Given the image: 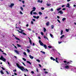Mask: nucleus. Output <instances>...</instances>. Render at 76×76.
Here are the masks:
<instances>
[{
    "mask_svg": "<svg viewBox=\"0 0 76 76\" xmlns=\"http://www.w3.org/2000/svg\"><path fill=\"white\" fill-rule=\"evenodd\" d=\"M16 64L18 67V68L20 69L21 70H22V71H24V70L25 71V68L23 67V66H20V65H19V64L18 63H16Z\"/></svg>",
    "mask_w": 76,
    "mask_h": 76,
    "instance_id": "obj_1",
    "label": "nucleus"
},
{
    "mask_svg": "<svg viewBox=\"0 0 76 76\" xmlns=\"http://www.w3.org/2000/svg\"><path fill=\"white\" fill-rule=\"evenodd\" d=\"M39 43L40 45H42V46H43L45 48V49H47V45H44V43H42L41 41L40 40H39Z\"/></svg>",
    "mask_w": 76,
    "mask_h": 76,
    "instance_id": "obj_2",
    "label": "nucleus"
},
{
    "mask_svg": "<svg viewBox=\"0 0 76 76\" xmlns=\"http://www.w3.org/2000/svg\"><path fill=\"white\" fill-rule=\"evenodd\" d=\"M0 60H3L4 62H5L6 61V58H4L3 56H1V57L0 58Z\"/></svg>",
    "mask_w": 76,
    "mask_h": 76,
    "instance_id": "obj_3",
    "label": "nucleus"
},
{
    "mask_svg": "<svg viewBox=\"0 0 76 76\" xmlns=\"http://www.w3.org/2000/svg\"><path fill=\"white\" fill-rule=\"evenodd\" d=\"M29 57H30V58H31V59H33L34 58V57L32 56H31V55H29Z\"/></svg>",
    "mask_w": 76,
    "mask_h": 76,
    "instance_id": "obj_4",
    "label": "nucleus"
},
{
    "mask_svg": "<svg viewBox=\"0 0 76 76\" xmlns=\"http://www.w3.org/2000/svg\"><path fill=\"white\" fill-rule=\"evenodd\" d=\"M28 39H29V42L30 43V45H32V41H31V39L29 37H28Z\"/></svg>",
    "mask_w": 76,
    "mask_h": 76,
    "instance_id": "obj_5",
    "label": "nucleus"
},
{
    "mask_svg": "<svg viewBox=\"0 0 76 76\" xmlns=\"http://www.w3.org/2000/svg\"><path fill=\"white\" fill-rule=\"evenodd\" d=\"M15 5V4H14V3H12V4H11L10 5V7H12V6H14Z\"/></svg>",
    "mask_w": 76,
    "mask_h": 76,
    "instance_id": "obj_6",
    "label": "nucleus"
},
{
    "mask_svg": "<svg viewBox=\"0 0 76 76\" xmlns=\"http://www.w3.org/2000/svg\"><path fill=\"white\" fill-rule=\"evenodd\" d=\"M70 5L69 4V3H68L67 4V6H66V7H68V8H70Z\"/></svg>",
    "mask_w": 76,
    "mask_h": 76,
    "instance_id": "obj_7",
    "label": "nucleus"
},
{
    "mask_svg": "<svg viewBox=\"0 0 76 76\" xmlns=\"http://www.w3.org/2000/svg\"><path fill=\"white\" fill-rule=\"evenodd\" d=\"M14 51L15 52V53H17V54H19V51H18V50H15Z\"/></svg>",
    "mask_w": 76,
    "mask_h": 76,
    "instance_id": "obj_8",
    "label": "nucleus"
},
{
    "mask_svg": "<svg viewBox=\"0 0 76 76\" xmlns=\"http://www.w3.org/2000/svg\"><path fill=\"white\" fill-rule=\"evenodd\" d=\"M58 13H60V14H63V12L62 11H60L58 12Z\"/></svg>",
    "mask_w": 76,
    "mask_h": 76,
    "instance_id": "obj_9",
    "label": "nucleus"
},
{
    "mask_svg": "<svg viewBox=\"0 0 76 76\" xmlns=\"http://www.w3.org/2000/svg\"><path fill=\"white\" fill-rule=\"evenodd\" d=\"M49 24H50V22H48L46 23V26H49Z\"/></svg>",
    "mask_w": 76,
    "mask_h": 76,
    "instance_id": "obj_10",
    "label": "nucleus"
},
{
    "mask_svg": "<svg viewBox=\"0 0 76 76\" xmlns=\"http://www.w3.org/2000/svg\"><path fill=\"white\" fill-rule=\"evenodd\" d=\"M65 69H69V66H65Z\"/></svg>",
    "mask_w": 76,
    "mask_h": 76,
    "instance_id": "obj_11",
    "label": "nucleus"
},
{
    "mask_svg": "<svg viewBox=\"0 0 76 76\" xmlns=\"http://www.w3.org/2000/svg\"><path fill=\"white\" fill-rule=\"evenodd\" d=\"M15 39H16L17 40H18V41H20V39L16 37H15Z\"/></svg>",
    "mask_w": 76,
    "mask_h": 76,
    "instance_id": "obj_12",
    "label": "nucleus"
},
{
    "mask_svg": "<svg viewBox=\"0 0 76 76\" xmlns=\"http://www.w3.org/2000/svg\"><path fill=\"white\" fill-rule=\"evenodd\" d=\"M0 73L1 74L3 75L4 74V72H3V71L1 70L0 71Z\"/></svg>",
    "mask_w": 76,
    "mask_h": 76,
    "instance_id": "obj_13",
    "label": "nucleus"
},
{
    "mask_svg": "<svg viewBox=\"0 0 76 76\" xmlns=\"http://www.w3.org/2000/svg\"><path fill=\"white\" fill-rule=\"evenodd\" d=\"M43 29H44V32H45L46 31H47V29H45V28H43Z\"/></svg>",
    "mask_w": 76,
    "mask_h": 76,
    "instance_id": "obj_14",
    "label": "nucleus"
},
{
    "mask_svg": "<svg viewBox=\"0 0 76 76\" xmlns=\"http://www.w3.org/2000/svg\"><path fill=\"white\" fill-rule=\"evenodd\" d=\"M27 63H28V64H29L30 65H31V62L29 61H27Z\"/></svg>",
    "mask_w": 76,
    "mask_h": 76,
    "instance_id": "obj_15",
    "label": "nucleus"
},
{
    "mask_svg": "<svg viewBox=\"0 0 76 76\" xmlns=\"http://www.w3.org/2000/svg\"><path fill=\"white\" fill-rule=\"evenodd\" d=\"M44 38L45 39H48V38L47 37H46V36H44Z\"/></svg>",
    "mask_w": 76,
    "mask_h": 76,
    "instance_id": "obj_16",
    "label": "nucleus"
},
{
    "mask_svg": "<svg viewBox=\"0 0 76 76\" xmlns=\"http://www.w3.org/2000/svg\"><path fill=\"white\" fill-rule=\"evenodd\" d=\"M41 53H43V54H45V52H43L42 51H40Z\"/></svg>",
    "mask_w": 76,
    "mask_h": 76,
    "instance_id": "obj_17",
    "label": "nucleus"
},
{
    "mask_svg": "<svg viewBox=\"0 0 76 76\" xmlns=\"http://www.w3.org/2000/svg\"><path fill=\"white\" fill-rule=\"evenodd\" d=\"M46 5L47 6H51V4H47Z\"/></svg>",
    "mask_w": 76,
    "mask_h": 76,
    "instance_id": "obj_18",
    "label": "nucleus"
},
{
    "mask_svg": "<svg viewBox=\"0 0 76 76\" xmlns=\"http://www.w3.org/2000/svg\"><path fill=\"white\" fill-rule=\"evenodd\" d=\"M64 37V35H62L61 37H60V38L61 39H62V38H63V37Z\"/></svg>",
    "mask_w": 76,
    "mask_h": 76,
    "instance_id": "obj_19",
    "label": "nucleus"
},
{
    "mask_svg": "<svg viewBox=\"0 0 76 76\" xmlns=\"http://www.w3.org/2000/svg\"><path fill=\"white\" fill-rule=\"evenodd\" d=\"M39 15H42V13L41 12H39Z\"/></svg>",
    "mask_w": 76,
    "mask_h": 76,
    "instance_id": "obj_20",
    "label": "nucleus"
},
{
    "mask_svg": "<svg viewBox=\"0 0 76 76\" xmlns=\"http://www.w3.org/2000/svg\"><path fill=\"white\" fill-rule=\"evenodd\" d=\"M20 9L22 11H23V8L22 7H20Z\"/></svg>",
    "mask_w": 76,
    "mask_h": 76,
    "instance_id": "obj_21",
    "label": "nucleus"
},
{
    "mask_svg": "<svg viewBox=\"0 0 76 76\" xmlns=\"http://www.w3.org/2000/svg\"><path fill=\"white\" fill-rule=\"evenodd\" d=\"M51 27V29H53L54 28V26H53V25H52Z\"/></svg>",
    "mask_w": 76,
    "mask_h": 76,
    "instance_id": "obj_22",
    "label": "nucleus"
},
{
    "mask_svg": "<svg viewBox=\"0 0 76 76\" xmlns=\"http://www.w3.org/2000/svg\"><path fill=\"white\" fill-rule=\"evenodd\" d=\"M33 13L34 15H37V13L36 12H33Z\"/></svg>",
    "mask_w": 76,
    "mask_h": 76,
    "instance_id": "obj_23",
    "label": "nucleus"
},
{
    "mask_svg": "<svg viewBox=\"0 0 76 76\" xmlns=\"http://www.w3.org/2000/svg\"><path fill=\"white\" fill-rule=\"evenodd\" d=\"M17 45L18 46V47H21V46L19 44H17Z\"/></svg>",
    "mask_w": 76,
    "mask_h": 76,
    "instance_id": "obj_24",
    "label": "nucleus"
},
{
    "mask_svg": "<svg viewBox=\"0 0 76 76\" xmlns=\"http://www.w3.org/2000/svg\"><path fill=\"white\" fill-rule=\"evenodd\" d=\"M60 10H61V8H59L58 9H57V10L58 11H59Z\"/></svg>",
    "mask_w": 76,
    "mask_h": 76,
    "instance_id": "obj_25",
    "label": "nucleus"
},
{
    "mask_svg": "<svg viewBox=\"0 0 76 76\" xmlns=\"http://www.w3.org/2000/svg\"><path fill=\"white\" fill-rule=\"evenodd\" d=\"M23 60L24 61H26V59L24 58H23Z\"/></svg>",
    "mask_w": 76,
    "mask_h": 76,
    "instance_id": "obj_26",
    "label": "nucleus"
},
{
    "mask_svg": "<svg viewBox=\"0 0 76 76\" xmlns=\"http://www.w3.org/2000/svg\"><path fill=\"white\" fill-rule=\"evenodd\" d=\"M50 37H51V38H53V35L51 34H50Z\"/></svg>",
    "mask_w": 76,
    "mask_h": 76,
    "instance_id": "obj_27",
    "label": "nucleus"
},
{
    "mask_svg": "<svg viewBox=\"0 0 76 76\" xmlns=\"http://www.w3.org/2000/svg\"><path fill=\"white\" fill-rule=\"evenodd\" d=\"M65 20H66V18H63L62 19V21H64Z\"/></svg>",
    "mask_w": 76,
    "mask_h": 76,
    "instance_id": "obj_28",
    "label": "nucleus"
},
{
    "mask_svg": "<svg viewBox=\"0 0 76 76\" xmlns=\"http://www.w3.org/2000/svg\"><path fill=\"white\" fill-rule=\"evenodd\" d=\"M48 48H52V46H48Z\"/></svg>",
    "mask_w": 76,
    "mask_h": 76,
    "instance_id": "obj_29",
    "label": "nucleus"
},
{
    "mask_svg": "<svg viewBox=\"0 0 76 76\" xmlns=\"http://www.w3.org/2000/svg\"><path fill=\"white\" fill-rule=\"evenodd\" d=\"M27 50L28 52V53H30V50L29 49H27Z\"/></svg>",
    "mask_w": 76,
    "mask_h": 76,
    "instance_id": "obj_30",
    "label": "nucleus"
},
{
    "mask_svg": "<svg viewBox=\"0 0 76 76\" xmlns=\"http://www.w3.org/2000/svg\"><path fill=\"white\" fill-rule=\"evenodd\" d=\"M36 61H38V62H39H39H40V61L39 59H37Z\"/></svg>",
    "mask_w": 76,
    "mask_h": 76,
    "instance_id": "obj_31",
    "label": "nucleus"
},
{
    "mask_svg": "<svg viewBox=\"0 0 76 76\" xmlns=\"http://www.w3.org/2000/svg\"><path fill=\"white\" fill-rule=\"evenodd\" d=\"M33 10H36V8L35 7H33Z\"/></svg>",
    "mask_w": 76,
    "mask_h": 76,
    "instance_id": "obj_32",
    "label": "nucleus"
},
{
    "mask_svg": "<svg viewBox=\"0 0 76 76\" xmlns=\"http://www.w3.org/2000/svg\"><path fill=\"white\" fill-rule=\"evenodd\" d=\"M23 54L24 55H25V56H27V55H26V53H25V52H24Z\"/></svg>",
    "mask_w": 76,
    "mask_h": 76,
    "instance_id": "obj_33",
    "label": "nucleus"
},
{
    "mask_svg": "<svg viewBox=\"0 0 76 76\" xmlns=\"http://www.w3.org/2000/svg\"><path fill=\"white\" fill-rule=\"evenodd\" d=\"M41 35H42V36L44 35V33L42 32H41Z\"/></svg>",
    "mask_w": 76,
    "mask_h": 76,
    "instance_id": "obj_34",
    "label": "nucleus"
},
{
    "mask_svg": "<svg viewBox=\"0 0 76 76\" xmlns=\"http://www.w3.org/2000/svg\"><path fill=\"white\" fill-rule=\"evenodd\" d=\"M69 30L68 29H66V32H69Z\"/></svg>",
    "mask_w": 76,
    "mask_h": 76,
    "instance_id": "obj_35",
    "label": "nucleus"
},
{
    "mask_svg": "<svg viewBox=\"0 0 76 76\" xmlns=\"http://www.w3.org/2000/svg\"><path fill=\"white\" fill-rule=\"evenodd\" d=\"M3 54H4V55H5V56H7V54H6V53H5L3 52Z\"/></svg>",
    "mask_w": 76,
    "mask_h": 76,
    "instance_id": "obj_36",
    "label": "nucleus"
},
{
    "mask_svg": "<svg viewBox=\"0 0 76 76\" xmlns=\"http://www.w3.org/2000/svg\"><path fill=\"white\" fill-rule=\"evenodd\" d=\"M22 34H23V35H27L26 34H25V33L24 32H23Z\"/></svg>",
    "mask_w": 76,
    "mask_h": 76,
    "instance_id": "obj_37",
    "label": "nucleus"
},
{
    "mask_svg": "<svg viewBox=\"0 0 76 76\" xmlns=\"http://www.w3.org/2000/svg\"><path fill=\"white\" fill-rule=\"evenodd\" d=\"M39 16H37V17H36V19H39Z\"/></svg>",
    "mask_w": 76,
    "mask_h": 76,
    "instance_id": "obj_38",
    "label": "nucleus"
},
{
    "mask_svg": "<svg viewBox=\"0 0 76 76\" xmlns=\"http://www.w3.org/2000/svg\"><path fill=\"white\" fill-rule=\"evenodd\" d=\"M55 61L56 63H59V62H58V61L57 60H55Z\"/></svg>",
    "mask_w": 76,
    "mask_h": 76,
    "instance_id": "obj_39",
    "label": "nucleus"
},
{
    "mask_svg": "<svg viewBox=\"0 0 76 76\" xmlns=\"http://www.w3.org/2000/svg\"><path fill=\"white\" fill-rule=\"evenodd\" d=\"M1 68L2 69V70H5V69H4L3 67H1Z\"/></svg>",
    "mask_w": 76,
    "mask_h": 76,
    "instance_id": "obj_40",
    "label": "nucleus"
},
{
    "mask_svg": "<svg viewBox=\"0 0 76 76\" xmlns=\"http://www.w3.org/2000/svg\"><path fill=\"white\" fill-rule=\"evenodd\" d=\"M63 30H61V35H62L63 34Z\"/></svg>",
    "mask_w": 76,
    "mask_h": 76,
    "instance_id": "obj_41",
    "label": "nucleus"
},
{
    "mask_svg": "<svg viewBox=\"0 0 76 76\" xmlns=\"http://www.w3.org/2000/svg\"><path fill=\"white\" fill-rule=\"evenodd\" d=\"M22 64H23V65H24V66H26V65H25V63L23 62H22Z\"/></svg>",
    "mask_w": 76,
    "mask_h": 76,
    "instance_id": "obj_42",
    "label": "nucleus"
},
{
    "mask_svg": "<svg viewBox=\"0 0 76 76\" xmlns=\"http://www.w3.org/2000/svg\"><path fill=\"white\" fill-rule=\"evenodd\" d=\"M32 20L33 21H34V22L35 21V19H32Z\"/></svg>",
    "mask_w": 76,
    "mask_h": 76,
    "instance_id": "obj_43",
    "label": "nucleus"
},
{
    "mask_svg": "<svg viewBox=\"0 0 76 76\" xmlns=\"http://www.w3.org/2000/svg\"><path fill=\"white\" fill-rule=\"evenodd\" d=\"M41 10H44V8L42 7L41 8Z\"/></svg>",
    "mask_w": 76,
    "mask_h": 76,
    "instance_id": "obj_44",
    "label": "nucleus"
},
{
    "mask_svg": "<svg viewBox=\"0 0 76 76\" xmlns=\"http://www.w3.org/2000/svg\"><path fill=\"white\" fill-rule=\"evenodd\" d=\"M20 14H21V15H23V13H22V12L20 11Z\"/></svg>",
    "mask_w": 76,
    "mask_h": 76,
    "instance_id": "obj_45",
    "label": "nucleus"
},
{
    "mask_svg": "<svg viewBox=\"0 0 76 76\" xmlns=\"http://www.w3.org/2000/svg\"><path fill=\"white\" fill-rule=\"evenodd\" d=\"M28 31H31V28H28Z\"/></svg>",
    "mask_w": 76,
    "mask_h": 76,
    "instance_id": "obj_46",
    "label": "nucleus"
},
{
    "mask_svg": "<svg viewBox=\"0 0 76 76\" xmlns=\"http://www.w3.org/2000/svg\"><path fill=\"white\" fill-rule=\"evenodd\" d=\"M57 20L58 22H59V23H60V20H59L57 19Z\"/></svg>",
    "mask_w": 76,
    "mask_h": 76,
    "instance_id": "obj_47",
    "label": "nucleus"
},
{
    "mask_svg": "<svg viewBox=\"0 0 76 76\" xmlns=\"http://www.w3.org/2000/svg\"><path fill=\"white\" fill-rule=\"evenodd\" d=\"M22 32H23V31H19V33H20L21 34H22Z\"/></svg>",
    "mask_w": 76,
    "mask_h": 76,
    "instance_id": "obj_48",
    "label": "nucleus"
},
{
    "mask_svg": "<svg viewBox=\"0 0 76 76\" xmlns=\"http://www.w3.org/2000/svg\"><path fill=\"white\" fill-rule=\"evenodd\" d=\"M7 62H8V64L9 66H10V63L9 62V61H7Z\"/></svg>",
    "mask_w": 76,
    "mask_h": 76,
    "instance_id": "obj_49",
    "label": "nucleus"
},
{
    "mask_svg": "<svg viewBox=\"0 0 76 76\" xmlns=\"http://www.w3.org/2000/svg\"><path fill=\"white\" fill-rule=\"evenodd\" d=\"M31 23L32 25H33V24H34V22H33V21H31Z\"/></svg>",
    "mask_w": 76,
    "mask_h": 76,
    "instance_id": "obj_50",
    "label": "nucleus"
},
{
    "mask_svg": "<svg viewBox=\"0 0 76 76\" xmlns=\"http://www.w3.org/2000/svg\"><path fill=\"white\" fill-rule=\"evenodd\" d=\"M61 42H58V43L59 44H61Z\"/></svg>",
    "mask_w": 76,
    "mask_h": 76,
    "instance_id": "obj_51",
    "label": "nucleus"
},
{
    "mask_svg": "<svg viewBox=\"0 0 76 76\" xmlns=\"http://www.w3.org/2000/svg\"><path fill=\"white\" fill-rule=\"evenodd\" d=\"M64 63H67V61H64Z\"/></svg>",
    "mask_w": 76,
    "mask_h": 76,
    "instance_id": "obj_52",
    "label": "nucleus"
},
{
    "mask_svg": "<svg viewBox=\"0 0 76 76\" xmlns=\"http://www.w3.org/2000/svg\"><path fill=\"white\" fill-rule=\"evenodd\" d=\"M38 38H39V39H41V37H40L39 36L38 37Z\"/></svg>",
    "mask_w": 76,
    "mask_h": 76,
    "instance_id": "obj_53",
    "label": "nucleus"
},
{
    "mask_svg": "<svg viewBox=\"0 0 76 76\" xmlns=\"http://www.w3.org/2000/svg\"><path fill=\"white\" fill-rule=\"evenodd\" d=\"M45 74H47V73H48V72H47V71H45Z\"/></svg>",
    "mask_w": 76,
    "mask_h": 76,
    "instance_id": "obj_54",
    "label": "nucleus"
},
{
    "mask_svg": "<svg viewBox=\"0 0 76 76\" xmlns=\"http://www.w3.org/2000/svg\"><path fill=\"white\" fill-rule=\"evenodd\" d=\"M33 18H35H35H36L37 17H36V16H33Z\"/></svg>",
    "mask_w": 76,
    "mask_h": 76,
    "instance_id": "obj_55",
    "label": "nucleus"
},
{
    "mask_svg": "<svg viewBox=\"0 0 76 76\" xmlns=\"http://www.w3.org/2000/svg\"><path fill=\"white\" fill-rule=\"evenodd\" d=\"M22 2L23 3V4H24V3H25V1H22Z\"/></svg>",
    "mask_w": 76,
    "mask_h": 76,
    "instance_id": "obj_56",
    "label": "nucleus"
},
{
    "mask_svg": "<svg viewBox=\"0 0 76 76\" xmlns=\"http://www.w3.org/2000/svg\"><path fill=\"white\" fill-rule=\"evenodd\" d=\"M50 59H51V60H53V57H50Z\"/></svg>",
    "mask_w": 76,
    "mask_h": 76,
    "instance_id": "obj_57",
    "label": "nucleus"
},
{
    "mask_svg": "<svg viewBox=\"0 0 76 76\" xmlns=\"http://www.w3.org/2000/svg\"><path fill=\"white\" fill-rule=\"evenodd\" d=\"M31 73H32V74H34V71H31Z\"/></svg>",
    "mask_w": 76,
    "mask_h": 76,
    "instance_id": "obj_58",
    "label": "nucleus"
},
{
    "mask_svg": "<svg viewBox=\"0 0 76 76\" xmlns=\"http://www.w3.org/2000/svg\"><path fill=\"white\" fill-rule=\"evenodd\" d=\"M38 1V3H40V0H38V1Z\"/></svg>",
    "mask_w": 76,
    "mask_h": 76,
    "instance_id": "obj_59",
    "label": "nucleus"
},
{
    "mask_svg": "<svg viewBox=\"0 0 76 76\" xmlns=\"http://www.w3.org/2000/svg\"><path fill=\"white\" fill-rule=\"evenodd\" d=\"M39 66L40 67H41V65L40 64H39Z\"/></svg>",
    "mask_w": 76,
    "mask_h": 76,
    "instance_id": "obj_60",
    "label": "nucleus"
},
{
    "mask_svg": "<svg viewBox=\"0 0 76 76\" xmlns=\"http://www.w3.org/2000/svg\"><path fill=\"white\" fill-rule=\"evenodd\" d=\"M6 72V73L7 74V75H9V72H8V71H7Z\"/></svg>",
    "mask_w": 76,
    "mask_h": 76,
    "instance_id": "obj_61",
    "label": "nucleus"
},
{
    "mask_svg": "<svg viewBox=\"0 0 76 76\" xmlns=\"http://www.w3.org/2000/svg\"><path fill=\"white\" fill-rule=\"evenodd\" d=\"M32 12H32V11H31V12H30V14H31V15H32Z\"/></svg>",
    "mask_w": 76,
    "mask_h": 76,
    "instance_id": "obj_62",
    "label": "nucleus"
},
{
    "mask_svg": "<svg viewBox=\"0 0 76 76\" xmlns=\"http://www.w3.org/2000/svg\"><path fill=\"white\" fill-rule=\"evenodd\" d=\"M36 69L37 72H38V68H37Z\"/></svg>",
    "mask_w": 76,
    "mask_h": 76,
    "instance_id": "obj_63",
    "label": "nucleus"
},
{
    "mask_svg": "<svg viewBox=\"0 0 76 76\" xmlns=\"http://www.w3.org/2000/svg\"><path fill=\"white\" fill-rule=\"evenodd\" d=\"M13 72H16V69H14V70H13Z\"/></svg>",
    "mask_w": 76,
    "mask_h": 76,
    "instance_id": "obj_64",
    "label": "nucleus"
}]
</instances>
